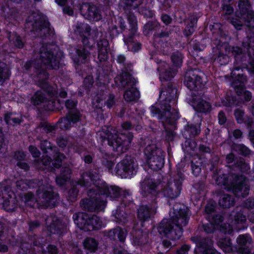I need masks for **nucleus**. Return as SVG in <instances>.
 I'll return each mask as SVG.
<instances>
[{"label":"nucleus","mask_w":254,"mask_h":254,"mask_svg":"<svg viewBox=\"0 0 254 254\" xmlns=\"http://www.w3.org/2000/svg\"><path fill=\"white\" fill-rule=\"evenodd\" d=\"M51 45L46 44L43 45L39 51H35L36 59L33 61L26 62L24 67L27 71H33L35 73V81L37 85L49 95L53 96L56 91L49 84L47 80L48 73L43 68L42 63L48 69H57L60 63L59 59L55 55Z\"/></svg>","instance_id":"obj_1"},{"label":"nucleus","mask_w":254,"mask_h":254,"mask_svg":"<svg viewBox=\"0 0 254 254\" xmlns=\"http://www.w3.org/2000/svg\"><path fill=\"white\" fill-rule=\"evenodd\" d=\"M173 209L170 211V220H163L158 227L160 234L174 240L179 239L182 235L183 226L188 222V213L180 209L179 211Z\"/></svg>","instance_id":"obj_2"},{"label":"nucleus","mask_w":254,"mask_h":254,"mask_svg":"<svg viewBox=\"0 0 254 254\" xmlns=\"http://www.w3.org/2000/svg\"><path fill=\"white\" fill-rule=\"evenodd\" d=\"M203 74L198 70L188 71L185 75V83L190 90L193 91L192 94L194 97L191 101L193 108L196 111L205 112L210 110L211 106L209 103L202 99V92L197 93V94L194 92L201 89L203 85L200 77Z\"/></svg>","instance_id":"obj_3"},{"label":"nucleus","mask_w":254,"mask_h":254,"mask_svg":"<svg viewBox=\"0 0 254 254\" xmlns=\"http://www.w3.org/2000/svg\"><path fill=\"white\" fill-rule=\"evenodd\" d=\"M110 192L108 188L105 189L104 192L99 190L98 188L91 189L87 191L88 198H84L81 200L80 205L82 209L88 211H100L103 210L106 205V201L101 196L100 194L109 195Z\"/></svg>","instance_id":"obj_4"},{"label":"nucleus","mask_w":254,"mask_h":254,"mask_svg":"<svg viewBox=\"0 0 254 254\" xmlns=\"http://www.w3.org/2000/svg\"><path fill=\"white\" fill-rule=\"evenodd\" d=\"M27 26L31 28V32L34 37L42 39L49 38L53 33L50 27V23L46 18L38 13H33L30 15L26 20Z\"/></svg>","instance_id":"obj_5"},{"label":"nucleus","mask_w":254,"mask_h":254,"mask_svg":"<svg viewBox=\"0 0 254 254\" xmlns=\"http://www.w3.org/2000/svg\"><path fill=\"white\" fill-rule=\"evenodd\" d=\"M37 195L36 201L41 208L53 207L59 200V196L54 192L53 187L47 183L43 184V181H39Z\"/></svg>","instance_id":"obj_6"},{"label":"nucleus","mask_w":254,"mask_h":254,"mask_svg":"<svg viewBox=\"0 0 254 254\" xmlns=\"http://www.w3.org/2000/svg\"><path fill=\"white\" fill-rule=\"evenodd\" d=\"M73 219L80 229L85 231L99 229L102 226V221L96 215L89 217L85 213L77 212L73 214Z\"/></svg>","instance_id":"obj_7"},{"label":"nucleus","mask_w":254,"mask_h":254,"mask_svg":"<svg viewBox=\"0 0 254 254\" xmlns=\"http://www.w3.org/2000/svg\"><path fill=\"white\" fill-rule=\"evenodd\" d=\"M216 182L218 185H223L226 189L231 190L238 196L244 197L249 193V187L245 178L242 176L236 178V184L233 182L229 185L228 181L226 180L224 176L218 178Z\"/></svg>","instance_id":"obj_8"},{"label":"nucleus","mask_w":254,"mask_h":254,"mask_svg":"<svg viewBox=\"0 0 254 254\" xmlns=\"http://www.w3.org/2000/svg\"><path fill=\"white\" fill-rule=\"evenodd\" d=\"M147 163L153 170L161 169L164 164V157L162 150L157 148L155 144L147 145L144 150Z\"/></svg>","instance_id":"obj_9"},{"label":"nucleus","mask_w":254,"mask_h":254,"mask_svg":"<svg viewBox=\"0 0 254 254\" xmlns=\"http://www.w3.org/2000/svg\"><path fill=\"white\" fill-rule=\"evenodd\" d=\"M126 81V87L125 89L124 98L127 102L136 101L139 97V91L134 87L136 79L129 74H126L123 76V84Z\"/></svg>","instance_id":"obj_10"},{"label":"nucleus","mask_w":254,"mask_h":254,"mask_svg":"<svg viewBox=\"0 0 254 254\" xmlns=\"http://www.w3.org/2000/svg\"><path fill=\"white\" fill-rule=\"evenodd\" d=\"M136 164L133 160L129 157L118 163L115 168L117 175L122 178L130 177L136 172Z\"/></svg>","instance_id":"obj_11"},{"label":"nucleus","mask_w":254,"mask_h":254,"mask_svg":"<svg viewBox=\"0 0 254 254\" xmlns=\"http://www.w3.org/2000/svg\"><path fill=\"white\" fill-rule=\"evenodd\" d=\"M79 9L81 14L88 20L98 21L102 18L100 9L94 4L84 3Z\"/></svg>","instance_id":"obj_12"},{"label":"nucleus","mask_w":254,"mask_h":254,"mask_svg":"<svg viewBox=\"0 0 254 254\" xmlns=\"http://www.w3.org/2000/svg\"><path fill=\"white\" fill-rule=\"evenodd\" d=\"M80 114L78 112L70 111L65 117L61 118L57 123L62 129L69 128L72 124L80 120Z\"/></svg>","instance_id":"obj_13"},{"label":"nucleus","mask_w":254,"mask_h":254,"mask_svg":"<svg viewBox=\"0 0 254 254\" xmlns=\"http://www.w3.org/2000/svg\"><path fill=\"white\" fill-rule=\"evenodd\" d=\"M53 160L48 155L43 156L41 163L45 166H49L51 169L59 168L62 166V161L65 158V156L60 152H55L53 156Z\"/></svg>","instance_id":"obj_14"},{"label":"nucleus","mask_w":254,"mask_h":254,"mask_svg":"<svg viewBox=\"0 0 254 254\" xmlns=\"http://www.w3.org/2000/svg\"><path fill=\"white\" fill-rule=\"evenodd\" d=\"M130 138L127 137L124 133L112 136V147L119 153H122L127 149L130 142Z\"/></svg>","instance_id":"obj_15"},{"label":"nucleus","mask_w":254,"mask_h":254,"mask_svg":"<svg viewBox=\"0 0 254 254\" xmlns=\"http://www.w3.org/2000/svg\"><path fill=\"white\" fill-rule=\"evenodd\" d=\"M2 207L9 212L15 211L18 207V200L15 194L12 192H8L3 197Z\"/></svg>","instance_id":"obj_16"},{"label":"nucleus","mask_w":254,"mask_h":254,"mask_svg":"<svg viewBox=\"0 0 254 254\" xmlns=\"http://www.w3.org/2000/svg\"><path fill=\"white\" fill-rule=\"evenodd\" d=\"M159 78L161 82L170 80L177 72L176 68H170L165 62H161L158 67Z\"/></svg>","instance_id":"obj_17"},{"label":"nucleus","mask_w":254,"mask_h":254,"mask_svg":"<svg viewBox=\"0 0 254 254\" xmlns=\"http://www.w3.org/2000/svg\"><path fill=\"white\" fill-rule=\"evenodd\" d=\"M100 177L99 170L93 169L88 172L83 173L77 183L82 187H87L89 185V179L92 182H96L100 180Z\"/></svg>","instance_id":"obj_18"},{"label":"nucleus","mask_w":254,"mask_h":254,"mask_svg":"<svg viewBox=\"0 0 254 254\" xmlns=\"http://www.w3.org/2000/svg\"><path fill=\"white\" fill-rule=\"evenodd\" d=\"M67 222L56 218L50 225V231L54 234L62 235L67 232Z\"/></svg>","instance_id":"obj_19"},{"label":"nucleus","mask_w":254,"mask_h":254,"mask_svg":"<svg viewBox=\"0 0 254 254\" xmlns=\"http://www.w3.org/2000/svg\"><path fill=\"white\" fill-rule=\"evenodd\" d=\"M246 81V78L245 76L238 75L236 80L233 83V86L238 93L242 94L243 93L245 95V99L246 100H249L251 99L252 95L249 92L244 91L243 86Z\"/></svg>","instance_id":"obj_20"},{"label":"nucleus","mask_w":254,"mask_h":254,"mask_svg":"<svg viewBox=\"0 0 254 254\" xmlns=\"http://www.w3.org/2000/svg\"><path fill=\"white\" fill-rule=\"evenodd\" d=\"M71 174V169L67 167H63L61 169L60 175L56 177V182L60 186L65 185L66 183L70 179Z\"/></svg>","instance_id":"obj_21"},{"label":"nucleus","mask_w":254,"mask_h":254,"mask_svg":"<svg viewBox=\"0 0 254 254\" xmlns=\"http://www.w3.org/2000/svg\"><path fill=\"white\" fill-rule=\"evenodd\" d=\"M252 241L250 236L240 235L237 239V243L241 246L239 249V253L243 254H247L249 252L248 245L250 244Z\"/></svg>","instance_id":"obj_22"},{"label":"nucleus","mask_w":254,"mask_h":254,"mask_svg":"<svg viewBox=\"0 0 254 254\" xmlns=\"http://www.w3.org/2000/svg\"><path fill=\"white\" fill-rule=\"evenodd\" d=\"M156 204L154 203L151 207L142 206L138 210V215L139 219L145 220L154 214L156 211Z\"/></svg>","instance_id":"obj_23"},{"label":"nucleus","mask_w":254,"mask_h":254,"mask_svg":"<svg viewBox=\"0 0 254 254\" xmlns=\"http://www.w3.org/2000/svg\"><path fill=\"white\" fill-rule=\"evenodd\" d=\"M246 220V217L241 213H239L235 217L234 221H233L232 225H228V228H226V226H223L222 231L225 233H230L231 231L234 229H240L238 227H235L236 224H240Z\"/></svg>","instance_id":"obj_24"},{"label":"nucleus","mask_w":254,"mask_h":254,"mask_svg":"<svg viewBox=\"0 0 254 254\" xmlns=\"http://www.w3.org/2000/svg\"><path fill=\"white\" fill-rule=\"evenodd\" d=\"M8 38L10 44L16 48H22L24 45V42L21 37L17 35L15 33L8 32L7 33Z\"/></svg>","instance_id":"obj_25"},{"label":"nucleus","mask_w":254,"mask_h":254,"mask_svg":"<svg viewBox=\"0 0 254 254\" xmlns=\"http://www.w3.org/2000/svg\"><path fill=\"white\" fill-rule=\"evenodd\" d=\"M98 243L94 238H87L84 242V248L91 253H94L98 249Z\"/></svg>","instance_id":"obj_26"},{"label":"nucleus","mask_w":254,"mask_h":254,"mask_svg":"<svg viewBox=\"0 0 254 254\" xmlns=\"http://www.w3.org/2000/svg\"><path fill=\"white\" fill-rule=\"evenodd\" d=\"M9 70L6 64L0 61V85H2L9 76Z\"/></svg>","instance_id":"obj_27"},{"label":"nucleus","mask_w":254,"mask_h":254,"mask_svg":"<svg viewBox=\"0 0 254 254\" xmlns=\"http://www.w3.org/2000/svg\"><path fill=\"white\" fill-rule=\"evenodd\" d=\"M44 108L46 110L53 111L55 109L60 110V102L59 100L45 101Z\"/></svg>","instance_id":"obj_28"},{"label":"nucleus","mask_w":254,"mask_h":254,"mask_svg":"<svg viewBox=\"0 0 254 254\" xmlns=\"http://www.w3.org/2000/svg\"><path fill=\"white\" fill-rule=\"evenodd\" d=\"M157 187L156 184L151 180H147L143 181L141 184V188L142 190L148 191L150 193H154L155 189Z\"/></svg>","instance_id":"obj_29"},{"label":"nucleus","mask_w":254,"mask_h":254,"mask_svg":"<svg viewBox=\"0 0 254 254\" xmlns=\"http://www.w3.org/2000/svg\"><path fill=\"white\" fill-rule=\"evenodd\" d=\"M40 148L45 154L49 153V151H53L54 153L55 152H58V151H56V147L52 146L50 142L46 139L42 140L41 141Z\"/></svg>","instance_id":"obj_30"},{"label":"nucleus","mask_w":254,"mask_h":254,"mask_svg":"<svg viewBox=\"0 0 254 254\" xmlns=\"http://www.w3.org/2000/svg\"><path fill=\"white\" fill-rule=\"evenodd\" d=\"M37 128H42L47 133H54L57 128V125L53 126L47 122H42L39 124Z\"/></svg>","instance_id":"obj_31"},{"label":"nucleus","mask_w":254,"mask_h":254,"mask_svg":"<svg viewBox=\"0 0 254 254\" xmlns=\"http://www.w3.org/2000/svg\"><path fill=\"white\" fill-rule=\"evenodd\" d=\"M161 108L162 110L165 111L166 116H170V118L173 120H175L178 119V115L177 111L175 109L173 108L172 111H171L170 105L167 106L164 104L161 106Z\"/></svg>","instance_id":"obj_32"},{"label":"nucleus","mask_w":254,"mask_h":254,"mask_svg":"<svg viewBox=\"0 0 254 254\" xmlns=\"http://www.w3.org/2000/svg\"><path fill=\"white\" fill-rule=\"evenodd\" d=\"M218 245L225 252L229 253L232 250L231 243L228 239H220Z\"/></svg>","instance_id":"obj_33"},{"label":"nucleus","mask_w":254,"mask_h":254,"mask_svg":"<svg viewBox=\"0 0 254 254\" xmlns=\"http://www.w3.org/2000/svg\"><path fill=\"white\" fill-rule=\"evenodd\" d=\"M33 104L38 105L41 103H44L46 98L44 94L40 91H37L32 97Z\"/></svg>","instance_id":"obj_34"},{"label":"nucleus","mask_w":254,"mask_h":254,"mask_svg":"<svg viewBox=\"0 0 254 254\" xmlns=\"http://www.w3.org/2000/svg\"><path fill=\"white\" fill-rule=\"evenodd\" d=\"M125 43L127 45L128 49L134 52H137L140 48V44L137 42L132 41L130 37L126 39Z\"/></svg>","instance_id":"obj_35"},{"label":"nucleus","mask_w":254,"mask_h":254,"mask_svg":"<svg viewBox=\"0 0 254 254\" xmlns=\"http://www.w3.org/2000/svg\"><path fill=\"white\" fill-rule=\"evenodd\" d=\"M234 203L233 197L229 195H225L219 200V204L224 207H229Z\"/></svg>","instance_id":"obj_36"},{"label":"nucleus","mask_w":254,"mask_h":254,"mask_svg":"<svg viewBox=\"0 0 254 254\" xmlns=\"http://www.w3.org/2000/svg\"><path fill=\"white\" fill-rule=\"evenodd\" d=\"M4 121L8 125H14L15 124H19L21 120L18 118L13 116L11 113L5 114L4 117Z\"/></svg>","instance_id":"obj_37"},{"label":"nucleus","mask_w":254,"mask_h":254,"mask_svg":"<svg viewBox=\"0 0 254 254\" xmlns=\"http://www.w3.org/2000/svg\"><path fill=\"white\" fill-rule=\"evenodd\" d=\"M91 31L90 27L87 24L77 23L75 31L80 34L84 33L88 34Z\"/></svg>","instance_id":"obj_38"},{"label":"nucleus","mask_w":254,"mask_h":254,"mask_svg":"<svg viewBox=\"0 0 254 254\" xmlns=\"http://www.w3.org/2000/svg\"><path fill=\"white\" fill-rule=\"evenodd\" d=\"M182 55L179 52L173 54L172 56V61L174 66L177 67L180 66L182 63Z\"/></svg>","instance_id":"obj_39"},{"label":"nucleus","mask_w":254,"mask_h":254,"mask_svg":"<svg viewBox=\"0 0 254 254\" xmlns=\"http://www.w3.org/2000/svg\"><path fill=\"white\" fill-rule=\"evenodd\" d=\"M27 224L28 225V231L30 232H34L41 225L40 222L38 220H30L28 221Z\"/></svg>","instance_id":"obj_40"},{"label":"nucleus","mask_w":254,"mask_h":254,"mask_svg":"<svg viewBox=\"0 0 254 254\" xmlns=\"http://www.w3.org/2000/svg\"><path fill=\"white\" fill-rule=\"evenodd\" d=\"M121 3L135 8L142 3V0H122Z\"/></svg>","instance_id":"obj_41"},{"label":"nucleus","mask_w":254,"mask_h":254,"mask_svg":"<svg viewBox=\"0 0 254 254\" xmlns=\"http://www.w3.org/2000/svg\"><path fill=\"white\" fill-rule=\"evenodd\" d=\"M114 236L118 237L121 241H123L125 239L126 236V232L123 229L118 228L114 231Z\"/></svg>","instance_id":"obj_42"},{"label":"nucleus","mask_w":254,"mask_h":254,"mask_svg":"<svg viewBox=\"0 0 254 254\" xmlns=\"http://www.w3.org/2000/svg\"><path fill=\"white\" fill-rule=\"evenodd\" d=\"M58 252V249L56 246L49 245L47 247V250H42L41 254H57Z\"/></svg>","instance_id":"obj_43"},{"label":"nucleus","mask_w":254,"mask_h":254,"mask_svg":"<svg viewBox=\"0 0 254 254\" xmlns=\"http://www.w3.org/2000/svg\"><path fill=\"white\" fill-rule=\"evenodd\" d=\"M164 193L167 196L173 198L179 195L180 190L174 191L172 188H169L164 190Z\"/></svg>","instance_id":"obj_44"},{"label":"nucleus","mask_w":254,"mask_h":254,"mask_svg":"<svg viewBox=\"0 0 254 254\" xmlns=\"http://www.w3.org/2000/svg\"><path fill=\"white\" fill-rule=\"evenodd\" d=\"M94 83V80L92 76L90 75L87 76L83 81L84 86L88 90L92 86Z\"/></svg>","instance_id":"obj_45"},{"label":"nucleus","mask_w":254,"mask_h":254,"mask_svg":"<svg viewBox=\"0 0 254 254\" xmlns=\"http://www.w3.org/2000/svg\"><path fill=\"white\" fill-rule=\"evenodd\" d=\"M68 139L67 137L60 136L57 138V143L60 147H64L68 144Z\"/></svg>","instance_id":"obj_46"},{"label":"nucleus","mask_w":254,"mask_h":254,"mask_svg":"<svg viewBox=\"0 0 254 254\" xmlns=\"http://www.w3.org/2000/svg\"><path fill=\"white\" fill-rule=\"evenodd\" d=\"M235 149L239 150L240 153L244 155H247L250 153L249 149L247 147L242 145H237L235 146Z\"/></svg>","instance_id":"obj_47"},{"label":"nucleus","mask_w":254,"mask_h":254,"mask_svg":"<svg viewBox=\"0 0 254 254\" xmlns=\"http://www.w3.org/2000/svg\"><path fill=\"white\" fill-rule=\"evenodd\" d=\"M76 53L78 56L83 60H85L89 55L88 51L84 48H83L81 50L77 49L76 50Z\"/></svg>","instance_id":"obj_48"},{"label":"nucleus","mask_w":254,"mask_h":254,"mask_svg":"<svg viewBox=\"0 0 254 254\" xmlns=\"http://www.w3.org/2000/svg\"><path fill=\"white\" fill-rule=\"evenodd\" d=\"M26 157V154L23 151H17L14 153L13 155V158L18 160V161H22L24 160Z\"/></svg>","instance_id":"obj_49"},{"label":"nucleus","mask_w":254,"mask_h":254,"mask_svg":"<svg viewBox=\"0 0 254 254\" xmlns=\"http://www.w3.org/2000/svg\"><path fill=\"white\" fill-rule=\"evenodd\" d=\"M78 193V190L75 186H73L68 190V195L71 199L75 198Z\"/></svg>","instance_id":"obj_50"},{"label":"nucleus","mask_w":254,"mask_h":254,"mask_svg":"<svg viewBox=\"0 0 254 254\" xmlns=\"http://www.w3.org/2000/svg\"><path fill=\"white\" fill-rule=\"evenodd\" d=\"M199 251L202 252L203 254H219L216 252L212 247L209 246L207 249H204L203 248H197Z\"/></svg>","instance_id":"obj_51"},{"label":"nucleus","mask_w":254,"mask_h":254,"mask_svg":"<svg viewBox=\"0 0 254 254\" xmlns=\"http://www.w3.org/2000/svg\"><path fill=\"white\" fill-rule=\"evenodd\" d=\"M98 58L101 62L105 61L108 58L107 51L105 49L99 50Z\"/></svg>","instance_id":"obj_52"},{"label":"nucleus","mask_w":254,"mask_h":254,"mask_svg":"<svg viewBox=\"0 0 254 254\" xmlns=\"http://www.w3.org/2000/svg\"><path fill=\"white\" fill-rule=\"evenodd\" d=\"M97 45L99 48V50L105 49L107 51L109 46V43L106 40L103 39L98 42Z\"/></svg>","instance_id":"obj_53"},{"label":"nucleus","mask_w":254,"mask_h":254,"mask_svg":"<svg viewBox=\"0 0 254 254\" xmlns=\"http://www.w3.org/2000/svg\"><path fill=\"white\" fill-rule=\"evenodd\" d=\"M29 150L31 154L35 157H39L40 155V152L39 150L34 146L30 145L29 147Z\"/></svg>","instance_id":"obj_54"},{"label":"nucleus","mask_w":254,"mask_h":254,"mask_svg":"<svg viewBox=\"0 0 254 254\" xmlns=\"http://www.w3.org/2000/svg\"><path fill=\"white\" fill-rule=\"evenodd\" d=\"M63 12L69 16H72L74 13L72 8L69 5H65L63 8Z\"/></svg>","instance_id":"obj_55"},{"label":"nucleus","mask_w":254,"mask_h":254,"mask_svg":"<svg viewBox=\"0 0 254 254\" xmlns=\"http://www.w3.org/2000/svg\"><path fill=\"white\" fill-rule=\"evenodd\" d=\"M120 189L117 186H112V198H117L120 196Z\"/></svg>","instance_id":"obj_56"},{"label":"nucleus","mask_w":254,"mask_h":254,"mask_svg":"<svg viewBox=\"0 0 254 254\" xmlns=\"http://www.w3.org/2000/svg\"><path fill=\"white\" fill-rule=\"evenodd\" d=\"M17 166L25 171H27L29 169V166L26 162L19 161L17 163Z\"/></svg>","instance_id":"obj_57"},{"label":"nucleus","mask_w":254,"mask_h":254,"mask_svg":"<svg viewBox=\"0 0 254 254\" xmlns=\"http://www.w3.org/2000/svg\"><path fill=\"white\" fill-rule=\"evenodd\" d=\"M65 105L67 109H72L75 106V103L71 100H67L65 102Z\"/></svg>","instance_id":"obj_58"},{"label":"nucleus","mask_w":254,"mask_h":254,"mask_svg":"<svg viewBox=\"0 0 254 254\" xmlns=\"http://www.w3.org/2000/svg\"><path fill=\"white\" fill-rule=\"evenodd\" d=\"M25 201L26 203H28L29 201H31L34 199V195L31 192H28L24 195Z\"/></svg>","instance_id":"obj_59"},{"label":"nucleus","mask_w":254,"mask_h":254,"mask_svg":"<svg viewBox=\"0 0 254 254\" xmlns=\"http://www.w3.org/2000/svg\"><path fill=\"white\" fill-rule=\"evenodd\" d=\"M190 249V247L188 245H184L181 249L178 251V254H187Z\"/></svg>","instance_id":"obj_60"},{"label":"nucleus","mask_w":254,"mask_h":254,"mask_svg":"<svg viewBox=\"0 0 254 254\" xmlns=\"http://www.w3.org/2000/svg\"><path fill=\"white\" fill-rule=\"evenodd\" d=\"M218 120H219V123L221 125H223L225 123L226 121V117L224 115V114L220 112L218 114Z\"/></svg>","instance_id":"obj_61"},{"label":"nucleus","mask_w":254,"mask_h":254,"mask_svg":"<svg viewBox=\"0 0 254 254\" xmlns=\"http://www.w3.org/2000/svg\"><path fill=\"white\" fill-rule=\"evenodd\" d=\"M243 112L241 110H236L235 113V116L239 123H240L242 120V118L243 116Z\"/></svg>","instance_id":"obj_62"},{"label":"nucleus","mask_w":254,"mask_h":254,"mask_svg":"<svg viewBox=\"0 0 254 254\" xmlns=\"http://www.w3.org/2000/svg\"><path fill=\"white\" fill-rule=\"evenodd\" d=\"M1 241L2 239H1V240H0V252L6 253L8 251V247L5 244H2Z\"/></svg>","instance_id":"obj_63"},{"label":"nucleus","mask_w":254,"mask_h":254,"mask_svg":"<svg viewBox=\"0 0 254 254\" xmlns=\"http://www.w3.org/2000/svg\"><path fill=\"white\" fill-rule=\"evenodd\" d=\"M161 18L162 21L166 25L169 24L171 21L170 17L166 14L163 15Z\"/></svg>","instance_id":"obj_64"}]
</instances>
